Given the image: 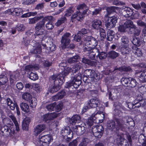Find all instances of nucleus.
<instances>
[{
	"label": "nucleus",
	"mask_w": 146,
	"mask_h": 146,
	"mask_svg": "<svg viewBox=\"0 0 146 146\" xmlns=\"http://www.w3.org/2000/svg\"><path fill=\"white\" fill-rule=\"evenodd\" d=\"M69 70V68L66 67L64 71H62L58 75H53L50 77V80L52 82H54V84L53 87L50 89L51 93L56 92L60 89V86L65 81V76L68 74Z\"/></svg>",
	"instance_id": "f257e3e1"
},
{
	"label": "nucleus",
	"mask_w": 146,
	"mask_h": 146,
	"mask_svg": "<svg viewBox=\"0 0 146 146\" xmlns=\"http://www.w3.org/2000/svg\"><path fill=\"white\" fill-rule=\"evenodd\" d=\"M82 79L81 74L80 73L75 74V76L72 78L70 81L66 83L65 88H77L81 83V80Z\"/></svg>",
	"instance_id": "f03ea898"
},
{
	"label": "nucleus",
	"mask_w": 146,
	"mask_h": 146,
	"mask_svg": "<svg viewBox=\"0 0 146 146\" xmlns=\"http://www.w3.org/2000/svg\"><path fill=\"white\" fill-rule=\"evenodd\" d=\"M104 115L101 111L97 112L96 113L92 114L91 117L89 118L87 121V124L89 127H91L95 123H97L96 121L101 120L102 121L104 119Z\"/></svg>",
	"instance_id": "7ed1b4c3"
},
{
	"label": "nucleus",
	"mask_w": 146,
	"mask_h": 146,
	"mask_svg": "<svg viewBox=\"0 0 146 146\" xmlns=\"http://www.w3.org/2000/svg\"><path fill=\"white\" fill-rule=\"evenodd\" d=\"M127 117H123L122 118H115V122L116 123V130H119L120 129L122 131H124L126 127V125L125 123H128L129 121L127 120Z\"/></svg>",
	"instance_id": "20e7f679"
},
{
	"label": "nucleus",
	"mask_w": 146,
	"mask_h": 146,
	"mask_svg": "<svg viewBox=\"0 0 146 146\" xmlns=\"http://www.w3.org/2000/svg\"><path fill=\"white\" fill-rule=\"evenodd\" d=\"M84 51L86 52L88 56L90 58L93 60L95 58L96 55L98 56V52H99V50L96 47L92 48L88 46L85 47L84 49Z\"/></svg>",
	"instance_id": "39448f33"
},
{
	"label": "nucleus",
	"mask_w": 146,
	"mask_h": 146,
	"mask_svg": "<svg viewBox=\"0 0 146 146\" xmlns=\"http://www.w3.org/2000/svg\"><path fill=\"white\" fill-rule=\"evenodd\" d=\"M105 25L107 28L109 30L110 29L114 27L117 22V18L115 17H106Z\"/></svg>",
	"instance_id": "423d86ee"
},
{
	"label": "nucleus",
	"mask_w": 146,
	"mask_h": 146,
	"mask_svg": "<svg viewBox=\"0 0 146 146\" xmlns=\"http://www.w3.org/2000/svg\"><path fill=\"white\" fill-rule=\"evenodd\" d=\"M52 138L50 135H47L42 136L39 139L38 142L40 145L48 146Z\"/></svg>",
	"instance_id": "0eeeda50"
},
{
	"label": "nucleus",
	"mask_w": 146,
	"mask_h": 146,
	"mask_svg": "<svg viewBox=\"0 0 146 146\" xmlns=\"http://www.w3.org/2000/svg\"><path fill=\"white\" fill-rule=\"evenodd\" d=\"M88 106L91 108H96L97 110H102L103 108L100 106V101L96 98L91 99L88 103Z\"/></svg>",
	"instance_id": "6e6552de"
},
{
	"label": "nucleus",
	"mask_w": 146,
	"mask_h": 146,
	"mask_svg": "<svg viewBox=\"0 0 146 146\" xmlns=\"http://www.w3.org/2000/svg\"><path fill=\"white\" fill-rule=\"evenodd\" d=\"M41 44L44 48H45L48 50L52 51L56 49V46L51 42H47L46 39L42 40L41 42Z\"/></svg>",
	"instance_id": "1a4fd4ad"
},
{
	"label": "nucleus",
	"mask_w": 146,
	"mask_h": 146,
	"mask_svg": "<svg viewBox=\"0 0 146 146\" xmlns=\"http://www.w3.org/2000/svg\"><path fill=\"white\" fill-rule=\"evenodd\" d=\"M1 131L2 135L5 137H10L14 133V131H12L7 125H5L1 128Z\"/></svg>",
	"instance_id": "9d476101"
},
{
	"label": "nucleus",
	"mask_w": 146,
	"mask_h": 146,
	"mask_svg": "<svg viewBox=\"0 0 146 146\" xmlns=\"http://www.w3.org/2000/svg\"><path fill=\"white\" fill-rule=\"evenodd\" d=\"M84 74L85 76H88L90 79H95L96 82L98 79V76L95 72L92 70L87 69L84 71Z\"/></svg>",
	"instance_id": "9b49d317"
},
{
	"label": "nucleus",
	"mask_w": 146,
	"mask_h": 146,
	"mask_svg": "<svg viewBox=\"0 0 146 146\" xmlns=\"http://www.w3.org/2000/svg\"><path fill=\"white\" fill-rule=\"evenodd\" d=\"M84 41L88 45L95 46L98 44V42L96 39L92 36H88L84 38Z\"/></svg>",
	"instance_id": "f8f14e48"
},
{
	"label": "nucleus",
	"mask_w": 146,
	"mask_h": 146,
	"mask_svg": "<svg viewBox=\"0 0 146 146\" xmlns=\"http://www.w3.org/2000/svg\"><path fill=\"white\" fill-rule=\"evenodd\" d=\"M87 10H85L83 11L82 13L81 12L77 11L76 14L74 13L72 17L71 18V20L73 22L74 20L76 19L78 21H80L81 20H82L84 16L86 13Z\"/></svg>",
	"instance_id": "ddd939ff"
},
{
	"label": "nucleus",
	"mask_w": 146,
	"mask_h": 146,
	"mask_svg": "<svg viewBox=\"0 0 146 146\" xmlns=\"http://www.w3.org/2000/svg\"><path fill=\"white\" fill-rule=\"evenodd\" d=\"M86 128L82 124L77 125L74 129V131L78 135H81L85 132Z\"/></svg>",
	"instance_id": "4468645a"
},
{
	"label": "nucleus",
	"mask_w": 146,
	"mask_h": 146,
	"mask_svg": "<svg viewBox=\"0 0 146 146\" xmlns=\"http://www.w3.org/2000/svg\"><path fill=\"white\" fill-rule=\"evenodd\" d=\"M135 74L141 82H146V71H138L135 72Z\"/></svg>",
	"instance_id": "2eb2a0df"
},
{
	"label": "nucleus",
	"mask_w": 146,
	"mask_h": 146,
	"mask_svg": "<svg viewBox=\"0 0 146 146\" xmlns=\"http://www.w3.org/2000/svg\"><path fill=\"white\" fill-rule=\"evenodd\" d=\"M71 35L69 33H66L62 36L61 42L64 45L69 43L70 42Z\"/></svg>",
	"instance_id": "dca6fc26"
},
{
	"label": "nucleus",
	"mask_w": 146,
	"mask_h": 146,
	"mask_svg": "<svg viewBox=\"0 0 146 146\" xmlns=\"http://www.w3.org/2000/svg\"><path fill=\"white\" fill-rule=\"evenodd\" d=\"M46 128V125L43 124L37 125L34 129V132L35 135L37 136L44 130Z\"/></svg>",
	"instance_id": "f3484780"
},
{
	"label": "nucleus",
	"mask_w": 146,
	"mask_h": 146,
	"mask_svg": "<svg viewBox=\"0 0 146 146\" xmlns=\"http://www.w3.org/2000/svg\"><path fill=\"white\" fill-rule=\"evenodd\" d=\"M38 69V65L36 64H33L27 65L25 66V70L28 73H29L32 71L37 70Z\"/></svg>",
	"instance_id": "a211bd4d"
},
{
	"label": "nucleus",
	"mask_w": 146,
	"mask_h": 146,
	"mask_svg": "<svg viewBox=\"0 0 146 146\" xmlns=\"http://www.w3.org/2000/svg\"><path fill=\"white\" fill-rule=\"evenodd\" d=\"M48 19L47 18H44L42 21L37 23L35 27L36 31H37L40 29H44V24L45 22L48 21Z\"/></svg>",
	"instance_id": "6ab92c4d"
},
{
	"label": "nucleus",
	"mask_w": 146,
	"mask_h": 146,
	"mask_svg": "<svg viewBox=\"0 0 146 146\" xmlns=\"http://www.w3.org/2000/svg\"><path fill=\"white\" fill-rule=\"evenodd\" d=\"M116 71H120L121 72H129L132 71V70L129 66H123L119 67H116L114 69L113 72H115V73Z\"/></svg>",
	"instance_id": "aec40b11"
},
{
	"label": "nucleus",
	"mask_w": 146,
	"mask_h": 146,
	"mask_svg": "<svg viewBox=\"0 0 146 146\" xmlns=\"http://www.w3.org/2000/svg\"><path fill=\"white\" fill-rule=\"evenodd\" d=\"M108 129L113 132H115L118 130H116V125H115V122L113 120L109 121L107 124Z\"/></svg>",
	"instance_id": "412c9836"
},
{
	"label": "nucleus",
	"mask_w": 146,
	"mask_h": 146,
	"mask_svg": "<svg viewBox=\"0 0 146 146\" xmlns=\"http://www.w3.org/2000/svg\"><path fill=\"white\" fill-rule=\"evenodd\" d=\"M92 27L95 29H98L102 27V22L100 20H94L92 21Z\"/></svg>",
	"instance_id": "4be33fe9"
},
{
	"label": "nucleus",
	"mask_w": 146,
	"mask_h": 146,
	"mask_svg": "<svg viewBox=\"0 0 146 146\" xmlns=\"http://www.w3.org/2000/svg\"><path fill=\"white\" fill-rule=\"evenodd\" d=\"M124 26L126 28V31L129 33V31H131L135 25L133 24V22L131 20H128L126 21L124 23Z\"/></svg>",
	"instance_id": "5701e85b"
},
{
	"label": "nucleus",
	"mask_w": 146,
	"mask_h": 146,
	"mask_svg": "<svg viewBox=\"0 0 146 146\" xmlns=\"http://www.w3.org/2000/svg\"><path fill=\"white\" fill-rule=\"evenodd\" d=\"M81 117L78 115H73L71 118L70 121V123L73 125L75 124L76 123H78L81 122Z\"/></svg>",
	"instance_id": "b1692460"
},
{
	"label": "nucleus",
	"mask_w": 146,
	"mask_h": 146,
	"mask_svg": "<svg viewBox=\"0 0 146 146\" xmlns=\"http://www.w3.org/2000/svg\"><path fill=\"white\" fill-rule=\"evenodd\" d=\"M52 17L51 16L45 17L44 18H47L48 20L47 21L45 22V27L48 30H51L54 28V25L51 21H50Z\"/></svg>",
	"instance_id": "393cba45"
},
{
	"label": "nucleus",
	"mask_w": 146,
	"mask_h": 146,
	"mask_svg": "<svg viewBox=\"0 0 146 146\" xmlns=\"http://www.w3.org/2000/svg\"><path fill=\"white\" fill-rule=\"evenodd\" d=\"M83 67L82 64L80 62L76 64L72 67V72L74 73V76L75 74H76V72L79 71L80 69Z\"/></svg>",
	"instance_id": "a878e982"
},
{
	"label": "nucleus",
	"mask_w": 146,
	"mask_h": 146,
	"mask_svg": "<svg viewBox=\"0 0 146 146\" xmlns=\"http://www.w3.org/2000/svg\"><path fill=\"white\" fill-rule=\"evenodd\" d=\"M80 58L78 55L76 54L72 57L69 58L68 60V62L69 63H74L78 62L80 59Z\"/></svg>",
	"instance_id": "bb28decb"
},
{
	"label": "nucleus",
	"mask_w": 146,
	"mask_h": 146,
	"mask_svg": "<svg viewBox=\"0 0 146 146\" xmlns=\"http://www.w3.org/2000/svg\"><path fill=\"white\" fill-rule=\"evenodd\" d=\"M80 58L78 55L76 54L72 57L69 58L68 60V62L69 63H74L78 62L80 59Z\"/></svg>",
	"instance_id": "cd10ccee"
},
{
	"label": "nucleus",
	"mask_w": 146,
	"mask_h": 146,
	"mask_svg": "<svg viewBox=\"0 0 146 146\" xmlns=\"http://www.w3.org/2000/svg\"><path fill=\"white\" fill-rule=\"evenodd\" d=\"M20 76V73L17 71L14 72L10 75V82L11 83H13L15 80H16Z\"/></svg>",
	"instance_id": "c85d7f7f"
},
{
	"label": "nucleus",
	"mask_w": 146,
	"mask_h": 146,
	"mask_svg": "<svg viewBox=\"0 0 146 146\" xmlns=\"http://www.w3.org/2000/svg\"><path fill=\"white\" fill-rule=\"evenodd\" d=\"M141 32V30L135 26L130 31H129V33L130 34H133L134 36H138L140 34Z\"/></svg>",
	"instance_id": "c756f323"
},
{
	"label": "nucleus",
	"mask_w": 146,
	"mask_h": 146,
	"mask_svg": "<svg viewBox=\"0 0 146 146\" xmlns=\"http://www.w3.org/2000/svg\"><path fill=\"white\" fill-rule=\"evenodd\" d=\"M82 61L83 63L91 66H95L96 65L95 61L91 60L84 57L82 58Z\"/></svg>",
	"instance_id": "7c9ffc66"
},
{
	"label": "nucleus",
	"mask_w": 146,
	"mask_h": 146,
	"mask_svg": "<svg viewBox=\"0 0 146 146\" xmlns=\"http://www.w3.org/2000/svg\"><path fill=\"white\" fill-rule=\"evenodd\" d=\"M123 109V107L121 106H118L115 107L113 111V113L115 115L121 116L122 112V110Z\"/></svg>",
	"instance_id": "2f4dec72"
},
{
	"label": "nucleus",
	"mask_w": 146,
	"mask_h": 146,
	"mask_svg": "<svg viewBox=\"0 0 146 146\" xmlns=\"http://www.w3.org/2000/svg\"><path fill=\"white\" fill-rule=\"evenodd\" d=\"M119 0H110V1L113 4L115 5H121L123 6L122 7V9H124L125 8H129L130 9H131L129 7H128L126 5H125V3L122 2H118V1Z\"/></svg>",
	"instance_id": "473e14b6"
},
{
	"label": "nucleus",
	"mask_w": 146,
	"mask_h": 146,
	"mask_svg": "<svg viewBox=\"0 0 146 146\" xmlns=\"http://www.w3.org/2000/svg\"><path fill=\"white\" fill-rule=\"evenodd\" d=\"M44 31V29H40L36 31L34 35L35 38L38 39V38H41L43 37V35Z\"/></svg>",
	"instance_id": "72a5a7b5"
},
{
	"label": "nucleus",
	"mask_w": 146,
	"mask_h": 146,
	"mask_svg": "<svg viewBox=\"0 0 146 146\" xmlns=\"http://www.w3.org/2000/svg\"><path fill=\"white\" fill-rule=\"evenodd\" d=\"M115 34V33L113 31L109 30L107 33V40L109 41H111L114 38V35Z\"/></svg>",
	"instance_id": "f704fd0d"
},
{
	"label": "nucleus",
	"mask_w": 146,
	"mask_h": 146,
	"mask_svg": "<svg viewBox=\"0 0 146 146\" xmlns=\"http://www.w3.org/2000/svg\"><path fill=\"white\" fill-rule=\"evenodd\" d=\"M20 106L21 110L24 112H28L29 111V106L27 103L22 102L20 104Z\"/></svg>",
	"instance_id": "c9c22d12"
},
{
	"label": "nucleus",
	"mask_w": 146,
	"mask_h": 146,
	"mask_svg": "<svg viewBox=\"0 0 146 146\" xmlns=\"http://www.w3.org/2000/svg\"><path fill=\"white\" fill-rule=\"evenodd\" d=\"M8 82V79L6 76L1 75H0V85H5Z\"/></svg>",
	"instance_id": "e433bc0d"
},
{
	"label": "nucleus",
	"mask_w": 146,
	"mask_h": 146,
	"mask_svg": "<svg viewBox=\"0 0 146 146\" xmlns=\"http://www.w3.org/2000/svg\"><path fill=\"white\" fill-rule=\"evenodd\" d=\"M118 56V53L113 50L108 52V57L111 59H115Z\"/></svg>",
	"instance_id": "4c0bfd02"
},
{
	"label": "nucleus",
	"mask_w": 146,
	"mask_h": 146,
	"mask_svg": "<svg viewBox=\"0 0 146 146\" xmlns=\"http://www.w3.org/2000/svg\"><path fill=\"white\" fill-rule=\"evenodd\" d=\"M41 51V46L40 45H38L37 46H33V50H31L30 52L33 54H39Z\"/></svg>",
	"instance_id": "58836bf2"
},
{
	"label": "nucleus",
	"mask_w": 146,
	"mask_h": 146,
	"mask_svg": "<svg viewBox=\"0 0 146 146\" xmlns=\"http://www.w3.org/2000/svg\"><path fill=\"white\" fill-rule=\"evenodd\" d=\"M121 53L123 55L127 56L131 52V49L128 47L123 48L121 49Z\"/></svg>",
	"instance_id": "ea45409f"
},
{
	"label": "nucleus",
	"mask_w": 146,
	"mask_h": 146,
	"mask_svg": "<svg viewBox=\"0 0 146 146\" xmlns=\"http://www.w3.org/2000/svg\"><path fill=\"white\" fill-rule=\"evenodd\" d=\"M92 129L97 131L100 132L102 133L104 132V129L103 127L100 125H97L96 126L94 125Z\"/></svg>",
	"instance_id": "a19ab883"
},
{
	"label": "nucleus",
	"mask_w": 146,
	"mask_h": 146,
	"mask_svg": "<svg viewBox=\"0 0 146 146\" xmlns=\"http://www.w3.org/2000/svg\"><path fill=\"white\" fill-rule=\"evenodd\" d=\"M67 19L65 17H61L59 20H58L57 22L55 23V25L58 27L63 23H64L66 22Z\"/></svg>",
	"instance_id": "79ce46f5"
},
{
	"label": "nucleus",
	"mask_w": 146,
	"mask_h": 146,
	"mask_svg": "<svg viewBox=\"0 0 146 146\" xmlns=\"http://www.w3.org/2000/svg\"><path fill=\"white\" fill-rule=\"evenodd\" d=\"M131 41L134 45L137 46H139L141 43V41L139 38H133Z\"/></svg>",
	"instance_id": "37998d69"
},
{
	"label": "nucleus",
	"mask_w": 146,
	"mask_h": 146,
	"mask_svg": "<svg viewBox=\"0 0 146 146\" xmlns=\"http://www.w3.org/2000/svg\"><path fill=\"white\" fill-rule=\"evenodd\" d=\"M44 17L43 16H40L38 17H35L29 19V23L30 24H33L36 23L38 21L43 18Z\"/></svg>",
	"instance_id": "c03bdc74"
},
{
	"label": "nucleus",
	"mask_w": 146,
	"mask_h": 146,
	"mask_svg": "<svg viewBox=\"0 0 146 146\" xmlns=\"http://www.w3.org/2000/svg\"><path fill=\"white\" fill-rule=\"evenodd\" d=\"M29 77L31 80H35L38 79V77L36 74L31 72L29 73H28Z\"/></svg>",
	"instance_id": "a18cd8bd"
},
{
	"label": "nucleus",
	"mask_w": 146,
	"mask_h": 146,
	"mask_svg": "<svg viewBox=\"0 0 146 146\" xmlns=\"http://www.w3.org/2000/svg\"><path fill=\"white\" fill-rule=\"evenodd\" d=\"M83 80L84 82L86 83H89L92 82H96V81H95V79H90L88 76H85L84 75Z\"/></svg>",
	"instance_id": "49530a36"
},
{
	"label": "nucleus",
	"mask_w": 146,
	"mask_h": 146,
	"mask_svg": "<svg viewBox=\"0 0 146 146\" xmlns=\"http://www.w3.org/2000/svg\"><path fill=\"white\" fill-rule=\"evenodd\" d=\"M56 105V103H52L47 105L46 106V108L49 111H53L54 110V108Z\"/></svg>",
	"instance_id": "de8ad7c7"
},
{
	"label": "nucleus",
	"mask_w": 146,
	"mask_h": 146,
	"mask_svg": "<svg viewBox=\"0 0 146 146\" xmlns=\"http://www.w3.org/2000/svg\"><path fill=\"white\" fill-rule=\"evenodd\" d=\"M98 56L99 57L100 59H104L108 57V53L107 54L104 52H100L99 50V52H98Z\"/></svg>",
	"instance_id": "09e8293b"
},
{
	"label": "nucleus",
	"mask_w": 146,
	"mask_h": 146,
	"mask_svg": "<svg viewBox=\"0 0 146 146\" xmlns=\"http://www.w3.org/2000/svg\"><path fill=\"white\" fill-rule=\"evenodd\" d=\"M92 132L93 133V135L96 137L100 138L102 136L103 133L97 131L92 129Z\"/></svg>",
	"instance_id": "8fccbe9b"
},
{
	"label": "nucleus",
	"mask_w": 146,
	"mask_h": 146,
	"mask_svg": "<svg viewBox=\"0 0 146 146\" xmlns=\"http://www.w3.org/2000/svg\"><path fill=\"white\" fill-rule=\"evenodd\" d=\"M137 23L139 26L144 27V28L142 30L143 33L145 31H146V23L140 20L137 21Z\"/></svg>",
	"instance_id": "3c124183"
},
{
	"label": "nucleus",
	"mask_w": 146,
	"mask_h": 146,
	"mask_svg": "<svg viewBox=\"0 0 146 146\" xmlns=\"http://www.w3.org/2000/svg\"><path fill=\"white\" fill-rule=\"evenodd\" d=\"M138 141L140 143H143L146 141V137L143 134H141L139 136Z\"/></svg>",
	"instance_id": "603ef678"
},
{
	"label": "nucleus",
	"mask_w": 146,
	"mask_h": 146,
	"mask_svg": "<svg viewBox=\"0 0 146 146\" xmlns=\"http://www.w3.org/2000/svg\"><path fill=\"white\" fill-rule=\"evenodd\" d=\"M131 81L130 82L129 84L128 85L129 87L133 88L135 87L137 85V82L135 79L130 78Z\"/></svg>",
	"instance_id": "864d4df0"
},
{
	"label": "nucleus",
	"mask_w": 146,
	"mask_h": 146,
	"mask_svg": "<svg viewBox=\"0 0 146 146\" xmlns=\"http://www.w3.org/2000/svg\"><path fill=\"white\" fill-rule=\"evenodd\" d=\"M70 129V127L68 126L62 130L61 131L62 135L64 137L68 135L67 133L69 132Z\"/></svg>",
	"instance_id": "5fc2aeb1"
},
{
	"label": "nucleus",
	"mask_w": 146,
	"mask_h": 146,
	"mask_svg": "<svg viewBox=\"0 0 146 146\" xmlns=\"http://www.w3.org/2000/svg\"><path fill=\"white\" fill-rule=\"evenodd\" d=\"M69 132L67 133L68 135L66 136L65 137L66 140L68 141H70L71 139H72L73 137V133L70 130V128L69 129Z\"/></svg>",
	"instance_id": "6e6d98bb"
},
{
	"label": "nucleus",
	"mask_w": 146,
	"mask_h": 146,
	"mask_svg": "<svg viewBox=\"0 0 146 146\" xmlns=\"http://www.w3.org/2000/svg\"><path fill=\"white\" fill-rule=\"evenodd\" d=\"M37 100L35 98H31L30 102V106L32 108L35 107L37 105Z\"/></svg>",
	"instance_id": "4d7b16f0"
},
{
	"label": "nucleus",
	"mask_w": 146,
	"mask_h": 146,
	"mask_svg": "<svg viewBox=\"0 0 146 146\" xmlns=\"http://www.w3.org/2000/svg\"><path fill=\"white\" fill-rule=\"evenodd\" d=\"M22 98L26 100H28L31 98V95L29 93H24L22 95Z\"/></svg>",
	"instance_id": "13d9d810"
},
{
	"label": "nucleus",
	"mask_w": 146,
	"mask_h": 146,
	"mask_svg": "<svg viewBox=\"0 0 146 146\" xmlns=\"http://www.w3.org/2000/svg\"><path fill=\"white\" fill-rule=\"evenodd\" d=\"M90 32L89 30L86 29L84 28H82L80 31H78V33L82 36V37L84 35H85Z\"/></svg>",
	"instance_id": "bf43d9fd"
},
{
	"label": "nucleus",
	"mask_w": 146,
	"mask_h": 146,
	"mask_svg": "<svg viewBox=\"0 0 146 146\" xmlns=\"http://www.w3.org/2000/svg\"><path fill=\"white\" fill-rule=\"evenodd\" d=\"M129 78L123 77L121 79V82L124 86H127L128 82H129Z\"/></svg>",
	"instance_id": "052dcab7"
},
{
	"label": "nucleus",
	"mask_w": 146,
	"mask_h": 146,
	"mask_svg": "<svg viewBox=\"0 0 146 146\" xmlns=\"http://www.w3.org/2000/svg\"><path fill=\"white\" fill-rule=\"evenodd\" d=\"M119 139L120 141L119 142V146H128V144L127 142H126L127 143L125 144L124 145H123L124 143V141H126V140H125L124 138L120 136Z\"/></svg>",
	"instance_id": "680f3d73"
},
{
	"label": "nucleus",
	"mask_w": 146,
	"mask_h": 146,
	"mask_svg": "<svg viewBox=\"0 0 146 146\" xmlns=\"http://www.w3.org/2000/svg\"><path fill=\"white\" fill-rule=\"evenodd\" d=\"M121 42L123 44H127L129 42V39L126 36H124L122 37Z\"/></svg>",
	"instance_id": "e2e57ef3"
},
{
	"label": "nucleus",
	"mask_w": 146,
	"mask_h": 146,
	"mask_svg": "<svg viewBox=\"0 0 146 146\" xmlns=\"http://www.w3.org/2000/svg\"><path fill=\"white\" fill-rule=\"evenodd\" d=\"M57 94L59 97L60 98V99H62L66 94L65 90H62L60 92L58 93Z\"/></svg>",
	"instance_id": "0e129e2a"
},
{
	"label": "nucleus",
	"mask_w": 146,
	"mask_h": 146,
	"mask_svg": "<svg viewBox=\"0 0 146 146\" xmlns=\"http://www.w3.org/2000/svg\"><path fill=\"white\" fill-rule=\"evenodd\" d=\"M136 48L137 49H135V50L133 51L134 53V54L136 55H137L138 56H141L142 53L141 51V49L137 48Z\"/></svg>",
	"instance_id": "69168bd1"
},
{
	"label": "nucleus",
	"mask_w": 146,
	"mask_h": 146,
	"mask_svg": "<svg viewBox=\"0 0 146 146\" xmlns=\"http://www.w3.org/2000/svg\"><path fill=\"white\" fill-rule=\"evenodd\" d=\"M82 36L78 32L76 35L74 37V40L78 42H80L81 41Z\"/></svg>",
	"instance_id": "338daca9"
},
{
	"label": "nucleus",
	"mask_w": 146,
	"mask_h": 146,
	"mask_svg": "<svg viewBox=\"0 0 146 146\" xmlns=\"http://www.w3.org/2000/svg\"><path fill=\"white\" fill-rule=\"evenodd\" d=\"M33 86L34 90L36 91H40L41 89L40 86L37 84H34Z\"/></svg>",
	"instance_id": "774afa93"
}]
</instances>
